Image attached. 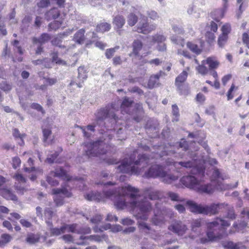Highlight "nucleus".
Segmentation results:
<instances>
[{
  "instance_id": "nucleus-1",
  "label": "nucleus",
  "mask_w": 249,
  "mask_h": 249,
  "mask_svg": "<svg viewBox=\"0 0 249 249\" xmlns=\"http://www.w3.org/2000/svg\"><path fill=\"white\" fill-rule=\"evenodd\" d=\"M116 109L114 105L112 104L107 106L105 107L101 108L95 114V124L89 125L86 128L79 126L82 130L85 137H90L88 131L93 132L94 128L97 125L106 128L107 131L104 132L103 136L95 142L88 143L86 150L87 154L91 156H98L108 152L110 145L109 141L112 138L111 132L117 131V134L122 133L123 127L118 128V125L122 124L123 121L118 119L115 113Z\"/></svg>"
},
{
  "instance_id": "nucleus-2",
  "label": "nucleus",
  "mask_w": 249,
  "mask_h": 249,
  "mask_svg": "<svg viewBox=\"0 0 249 249\" xmlns=\"http://www.w3.org/2000/svg\"><path fill=\"white\" fill-rule=\"evenodd\" d=\"M138 189L128 185L119 191L109 190L102 193L91 192L86 195L85 198L89 201H105L110 199L119 209L130 208L138 219L146 220L148 217V213L151 210L150 203L146 198L139 201Z\"/></svg>"
},
{
  "instance_id": "nucleus-3",
  "label": "nucleus",
  "mask_w": 249,
  "mask_h": 249,
  "mask_svg": "<svg viewBox=\"0 0 249 249\" xmlns=\"http://www.w3.org/2000/svg\"><path fill=\"white\" fill-rule=\"evenodd\" d=\"M137 151H134L129 159H125L117 166V170L118 172L127 173L131 175H139L141 172L142 168H143L145 165L152 163L153 157L150 158L147 157L145 154L139 155L138 156V159L135 160Z\"/></svg>"
},
{
  "instance_id": "nucleus-4",
  "label": "nucleus",
  "mask_w": 249,
  "mask_h": 249,
  "mask_svg": "<svg viewBox=\"0 0 249 249\" xmlns=\"http://www.w3.org/2000/svg\"><path fill=\"white\" fill-rule=\"evenodd\" d=\"M230 225L229 221L220 218H217L213 221L208 223L206 232L207 237L201 238L200 239V243L206 244L221 239L226 234L225 230Z\"/></svg>"
},
{
  "instance_id": "nucleus-5",
  "label": "nucleus",
  "mask_w": 249,
  "mask_h": 249,
  "mask_svg": "<svg viewBox=\"0 0 249 249\" xmlns=\"http://www.w3.org/2000/svg\"><path fill=\"white\" fill-rule=\"evenodd\" d=\"M50 175L53 177L60 178L65 181L61 188L53 189V195L62 194L67 197H71L72 194L71 191L74 187V182L77 180V178L73 177L69 174L63 167H57L54 171H51Z\"/></svg>"
},
{
  "instance_id": "nucleus-6",
  "label": "nucleus",
  "mask_w": 249,
  "mask_h": 249,
  "mask_svg": "<svg viewBox=\"0 0 249 249\" xmlns=\"http://www.w3.org/2000/svg\"><path fill=\"white\" fill-rule=\"evenodd\" d=\"M133 101L128 97L124 98L121 106V112L123 114L126 113L134 115V120L137 122H139L142 119L143 115L142 105L137 103L133 107Z\"/></svg>"
},
{
  "instance_id": "nucleus-7",
  "label": "nucleus",
  "mask_w": 249,
  "mask_h": 249,
  "mask_svg": "<svg viewBox=\"0 0 249 249\" xmlns=\"http://www.w3.org/2000/svg\"><path fill=\"white\" fill-rule=\"evenodd\" d=\"M180 182L185 186L196 191L206 193H212L214 189L213 185L211 184H201L199 181L193 176H186L180 179Z\"/></svg>"
},
{
  "instance_id": "nucleus-8",
  "label": "nucleus",
  "mask_w": 249,
  "mask_h": 249,
  "mask_svg": "<svg viewBox=\"0 0 249 249\" xmlns=\"http://www.w3.org/2000/svg\"><path fill=\"white\" fill-rule=\"evenodd\" d=\"M194 154H191V160L188 161H183L177 162L174 161L173 160L167 159L166 160V163L167 165H173L175 168L180 169L181 167H184L185 168H193V170L196 171V174L200 176H203L205 173V169L203 167H196V159H195Z\"/></svg>"
},
{
  "instance_id": "nucleus-9",
  "label": "nucleus",
  "mask_w": 249,
  "mask_h": 249,
  "mask_svg": "<svg viewBox=\"0 0 249 249\" xmlns=\"http://www.w3.org/2000/svg\"><path fill=\"white\" fill-rule=\"evenodd\" d=\"M188 145L187 142L184 139H182L179 142L175 144L168 143L164 147L159 146V149L162 150L160 153L158 152L154 154V157L161 158L166 155L173 154L177 152L176 149L182 148L183 150L186 151L188 149Z\"/></svg>"
},
{
  "instance_id": "nucleus-10",
  "label": "nucleus",
  "mask_w": 249,
  "mask_h": 249,
  "mask_svg": "<svg viewBox=\"0 0 249 249\" xmlns=\"http://www.w3.org/2000/svg\"><path fill=\"white\" fill-rule=\"evenodd\" d=\"M165 174V171L162 166L158 164H154L146 171L144 176L146 178L162 177Z\"/></svg>"
},
{
  "instance_id": "nucleus-11",
  "label": "nucleus",
  "mask_w": 249,
  "mask_h": 249,
  "mask_svg": "<svg viewBox=\"0 0 249 249\" xmlns=\"http://www.w3.org/2000/svg\"><path fill=\"white\" fill-rule=\"evenodd\" d=\"M157 28L156 24H149L146 21H141L137 27L136 31L143 34H148Z\"/></svg>"
},
{
  "instance_id": "nucleus-12",
  "label": "nucleus",
  "mask_w": 249,
  "mask_h": 249,
  "mask_svg": "<svg viewBox=\"0 0 249 249\" xmlns=\"http://www.w3.org/2000/svg\"><path fill=\"white\" fill-rule=\"evenodd\" d=\"M168 229L178 235L184 234L187 228L180 221H176L168 227Z\"/></svg>"
},
{
  "instance_id": "nucleus-13",
  "label": "nucleus",
  "mask_w": 249,
  "mask_h": 249,
  "mask_svg": "<svg viewBox=\"0 0 249 249\" xmlns=\"http://www.w3.org/2000/svg\"><path fill=\"white\" fill-rule=\"evenodd\" d=\"M125 23V19L124 17L121 15L118 14L113 17L112 19V24L114 26V29L117 32L121 35V29L123 27Z\"/></svg>"
},
{
  "instance_id": "nucleus-14",
  "label": "nucleus",
  "mask_w": 249,
  "mask_h": 249,
  "mask_svg": "<svg viewBox=\"0 0 249 249\" xmlns=\"http://www.w3.org/2000/svg\"><path fill=\"white\" fill-rule=\"evenodd\" d=\"M138 228L141 232L148 234L152 238L157 239V235L156 231L152 230L151 227L144 222L138 221Z\"/></svg>"
},
{
  "instance_id": "nucleus-15",
  "label": "nucleus",
  "mask_w": 249,
  "mask_h": 249,
  "mask_svg": "<svg viewBox=\"0 0 249 249\" xmlns=\"http://www.w3.org/2000/svg\"><path fill=\"white\" fill-rule=\"evenodd\" d=\"M0 195L5 199L14 201L18 200V197L13 192L12 190L7 187H4L0 189Z\"/></svg>"
},
{
  "instance_id": "nucleus-16",
  "label": "nucleus",
  "mask_w": 249,
  "mask_h": 249,
  "mask_svg": "<svg viewBox=\"0 0 249 249\" xmlns=\"http://www.w3.org/2000/svg\"><path fill=\"white\" fill-rule=\"evenodd\" d=\"M186 205L188 206V209L191 212L196 213L204 214V207L200 205H197L191 200H188L186 202Z\"/></svg>"
},
{
  "instance_id": "nucleus-17",
  "label": "nucleus",
  "mask_w": 249,
  "mask_h": 249,
  "mask_svg": "<svg viewBox=\"0 0 249 249\" xmlns=\"http://www.w3.org/2000/svg\"><path fill=\"white\" fill-rule=\"evenodd\" d=\"M51 38V36L47 33H42L39 38L33 37L32 38V42L34 44L37 43L42 45L48 42Z\"/></svg>"
},
{
  "instance_id": "nucleus-18",
  "label": "nucleus",
  "mask_w": 249,
  "mask_h": 249,
  "mask_svg": "<svg viewBox=\"0 0 249 249\" xmlns=\"http://www.w3.org/2000/svg\"><path fill=\"white\" fill-rule=\"evenodd\" d=\"M170 23L172 26L173 31L178 34H183L184 30L183 27L180 25L179 20L176 19H172L170 20Z\"/></svg>"
},
{
  "instance_id": "nucleus-19",
  "label": "nucleus",
  "mask_w": 249,
  "mask_h": 249,
  "mask_svg": "<svg viewBox=\"0 0 249 249\" xmlns=\"http://www.w3.org/2000/svg\"><path fill=\"white\" fill-rule=\"evenodd\" d=\"M222 204H213L209 206H206L204 207V214H215L218 212Z\"/></svg>"
},
{
  "instance_id": "nucleus-20",
  "label": "nucleus",
  "mask_w": 249,
  "mask_h": 249,
  "mask_svg": "<svg viewBox=\"0 0 249 249\" xmlns=\"http://www.w3.org/2000/svg\"><path fill=\"white\" fill-rule=\"evenodd\" d=\"M226 10L227 8H225L224 7L220 9L215 10L211 13V16L213 19L218 22L224 17Z\"/></svg>"
},
{
  "instance_id": "nucleus-21",
  "label": "nucleus",
  "mask_w": 249,
  "mask_h": 249,
  "mask_svg": "<svg viewBox=\"0 0 249 249\" xmlns=\"http://www.w3.org/2000/svg\"><path fill=\"white\" fill-rule=\"evenodd\" d=\"M60 12L57 8H53L45 13V18L48 20L56 19L59 17Z\"/></svg>"
},
{
  "instance_id": "nucleus-22",
  "label": "nucleus",
  "mask_w": 249,
  "mask_h": 249,
  "mask_svg": "<svg viewBox=\"0 0 249 249\" xmlns=\"http://www.w3.org/2000/svg\"><path fill=\"white\" fill-rule=\"evenodd\" d=\"M12 134L15 140H20L18 144L20 146H23L25 144L24 138L26 137V134L25 133H20L19 130L16 128L13 129Z\"/></svg>"
},
{
  "instance_id": "nucleus-23",
  "label": "nucleus",
  "mask_w": 249,
  "mask_h": 249,
  "mask_svg": "<svg viewBox=\"0 0 249 249\" xmlns=\"http://www.w3.org/2000/svg\"><path fill=\"white\" fill-rule=\"evenodd\" d=\"M223 246L226 249H246L242 243H235L232 241L226 242Z\"/></svg>"
},
{
  "instance_id": "nucleus-24",
  "label": "nucleus",
  "mask_w": 249,
  "mask_h": 249,
  "mask_svg": "<svg viewBox=\"0 0 249 249\" xmlns=\"http://www.w3.org/2000/svg\"><path fill=\"white\" fill-rule=\"evenodd\" d=\"M161 75V72H159L156 74L152 75L148 82V87L149 89H153L156 86L159 85V78Z\"/></svg>"
},
{
  "instance_id": "nucleus-25",
  "label": "nucleus",
  "mask_w": 249,
  "mask_h": 249,
  "mask_svg": "<svg viewBox=\"0 0 249 249\" xmlns=\"http://www.w3.org/2000/svg\"><path fill=\"white\" fill-rule=\"evenodd\" d=\"M144 195L151 200H154L159 198V192L152 188H146L144 191Z\"/></svg>"
},
{
  "instance_id": "nucleus-26",
  "label": "nucleus",
  "mask_w": 249,
  "mask_h": 249,
  "mask_svg": "<svg viewBox=\"0 0 249 249\" xmlns=\"http://www.w3.org/2000/svg\"><path fill=\"white\" fill-rule=\"evenodd\" d=\"M41 128L43 134V141L44 142L47 143L52 134V128L50 125H47L42 126Z\"/></svg>"
},
{
  "instance_id": "nucleus-27",
  "label": "nucleus",
  "mask_w": 249,
  "mask_h": 249,
  "mask_svg": "<svg viewBox=\"0 0 249 249\" xmlns=\"http://www.w3.org/2000/svg\"><path fill=\"white\" fill-rule=\"evenodd\" d=\"M206 64H208L210 70L216 69L219 64V62L214 57H209L206 60H204Z\"/></svg>"
},
{
  "instance_id": "nucleus-28",
  "label": "nucleus",
  "mask_w": 249,
  "mask_h": 249,
  "mask_svg": "<svg viewBox=\"0 0 249 249\" xmlns=\"http://www.w3.org/2000/svg\"><path fill=\"white\" fill-rule=\"evenodd\" d=\"M133 53L132 54L137 56L139 55L140 51L142 50V43L141 41L139 40H135L134 41L133 44Z\"/></svg>"
},
{
  "instance_id": "nucleus-29",
  "label": "nucleus",
  "mask_w": 249,
  "mask_h": 249,
  "mask_svg": "<svg viewBox=\"0 0 249 249\" xmlns=\"http://www.w3.org/2000/svg\"><path fill=\"white\" fill-rule=\"evenodd\" d=\"M111 29V24L107 22H101L96 26V31L98 32L104 33L108 32Z\"/></svg>"
},
{
  "instance_id": "nucleus-30",
  "label": "nucleus",
  "mask_w": 249,
  "mask_h": 249,
  "mask_svg": "<svg viewBox=\"0 0 249 249\" xmlns=\"http://www.w3.org/2000/svg\"><path fill=\"white\" fill-rule=\"evenodd\" d=\"M205 61L204 60L201 61V64H199L197 67H196V70L197 72L201 75L204 76L208 73L209 70L205 66Z\"/></svg>"
},
{
  "instance_id": "nucleus-31",
  "label": "nucleus",
  "mask_w": 249,
  "mask_h": 249,
  "mask_svg": "<svg viewBox=\"0 0 249 249\" xmlns=\"http://www.w3.org/2000/svg\"><path fill=\"white\" fill-rule=\"evenodd\" d=\"M188 76V73L186 71H183L176 79V86L184 84V82L186 80Z\"/></svg>"
},
{
  "instance_id": "nucleus-32",
  "label": "nucleus",
  "mask_w": 249,
  "mask_h": 249,
  "mask_svg": "<svg viewBox=\"0 0 249 249\" xmlns=\"http://www.w3.org/2000/svg\"><path fill=\"white\" fill-rule=\"evenodd\" d=\"M89 238L91 240H93L97 242H100L102 241L103 240H106L107 239V236L105 234L99 236L98 235H92L89 236H80V239H85Z\"/></svg>"
},
{
  "instance_id": "nucleus-33",
  "label": "nucleus",
  "mask_w": 249,
  "mask_h": 249,
  "mask_svg": "<svg viewBox=\"0 0 249 249\" xmlns=\"http://www.w3.org/2000/svg\"><path fill=\"white\" fill-rule=\"evenodd\" d=\"M162 178H163V181L165 183L167 184H171L174 181L177 180L178 178V176L171 174L167 175L165 172V175Z\"/></svg>"
},
{
  "instance_id": "nucleus-34",
  "label": "nucleus",
  "mask_w": 249,
  "mask_h": 249,
  "mask_svg": "<svg viewBox=\"0 0 249 249\" xmlns=\"http://www.w3.org/2000/svg\"><path fill=\"white\" fill-rule=\"evenodd\" d=\"M158 126V123L156 120H150L147 121L145 125V128L147 130V132L151 130H155L156 131V129Z\"/></svg>"
},
{
  "instance_id": "nucleus-35",
  "label": "nucleus",
  "mask_w": 249,
  "mask_h": 249,
  "mask_svg": "<svg viewBox=\"0 0 249 249\" xmlns=\"http://www.w3.org/2000/svg\"><path fill=\"white\" fill-rule=\"evenodd\" d=\"M27 164L30 167H24L23 170L24 172L31 173L36 171V168L34 166V160L32 158H29L28 159Z\"/></svg>"
},
{
  "instance_id": "nucleus-36",
  "label": "nucleus",
  "mask_w": 249,
  "mask_h": 249,
  "mask_svg": "<svg viewBox=\"0 0 249 249\" xmlns=\"http://www.w3.org/2000/svg\"><path fill=\"white\" fill-rule=\"evenodd\" d=\"M52 61L58 65H66V62L58 57L57 52H54L52 53Z\"/></svg>"
},
{
  "instance_id": "nucleus-37",
  "label": "nucleus",
  "mask_w": 249,
  "mask_h": 249,
  "mask_svg": "<svg viewBox=\"0 0 249 249\" xmlns=\"http://www.w3.org/2000/svg\"><path fill=\"white\" fill-rule=\"evenodd\" d=\"M176 86L180 95H187L189 94V89L188 85L184 84Z\"/></svg>"
},
{
  "instance_id": "nucleus-38",
  "label": "nucleus",
  "mask_w": 249,
  "mask_h": 249,
  "mask_svg": "<svg viewBox=\"0 0 249 249\" xmlns=\"http://www.w3.org/2000/svg\"><path fill=\"white\" fill-rule=\"evenodd\" d=\"M171 42L177 45L183 47L184 44V40L181 37L173 35L170 37Z\"/></svg>"
},
{
  "instance_id": "nucleus-39",
  "label": "nucleus",
  "mask_w": 249,
  "mask_h": 249,
  "mask_svg": "<svg viewBox=\"0 0 249 249\" xmlns=\"http://www.w3.org/2000/svg\"><path fill=\"white\" fill-rule=\"evenodd\" d=\"M187 46L193 53L196 54L200 53L201 52V49L196 44L192 42H188Z\"/></svg>"
},
{
  "instance_id": "nucleus-40",
  "label": "nucleus",
  "mask_w": 249,
  "mask_h": 249,
  "mask_svg": "<svg viewBox=\"0 0 249 249\" xmlns=\"http://www.w3.org/2000/svg\"><path fill=\"white\" fill-rule=\"evenodd\" d=\"M166 39V36L159 34H157L152 36V41L154 43H157L158 44L163 42Z\"/></svg>"
},
{
  "instance_id": "nucleus-41",
  "label": "nucleus",
  "mask_w": 249,
  "mask_h": 249,
  "mask_svg": "<svg viewBox=\"0 0 249 249\" xmlns=\"http://www.w3.org/2000/svg\"><path fill=\"white\" fill-rule=\"evenodd\" d=\"M62 24V22L61 21L58 20H54L53 21L51 22L48 25V30L49 31L52 30H56L60 28Z\"/></svg>"
},
{
  "instance_id": "nucleus-42",
  "label": "nucleus",
  "mask_w": 249,
  "mask_h": 249,
  "mask_svg": "<svg viewBox=\"0 0 249 249\" xmlns=\"http://www.w3.org/2000/svg\"><path fill=\"white\" fill-rule=\"evenodd\" d=\"M172 108V120L173 121L177 122L178 121L179 117V108L176 104L173 105Z\"/></svg>"
},
{
  "instance_id": "nucleus-43",
  "label": "nucleus",
  "mask_w": 249,
  "mask_h": 249,
  "mask_svg": "<svg viewBox=\"0 0 249 249\" xmlns=\"http://www.w3.org/2000/svg\"><path fill=\"white\" fill-rule=\"evenodd\" d=\"M62 151V149L60 148L59 151H55L54 153L48 156L46 160V161L50 164L53 163L57 159L60 152H61Z\"/></svg>"
},
{
  "instance_id": "nucleus-44",
  "label": "nucleus",
  "mask_w": 249,
  "mask_h": 249,
  "mask_svg": "<svg viewBox=\"0 0 249 249\" xmlns=\"http://www.w3.org/2000/svg\"><path fill=\"white\" fill-rule=\"evenodd\" d=\"M64 228L63 225L60 228H52L50 229V233L51 236H58L64 232Z\"/></svg>"
},
{
  "instance_id": "nucleus-45",
  "label": "nucleus",
  "mask_w": 249,
  "mask_h": 249,
  "mask_svg": "<svg viewBox=\"0 0 249 249\" xmlns=\"http://www.w3.org/2000/svg\"><path fill=\"white\" fill-rule=\"evenodd\" d=\"M44 214L45 217L49 221H51L55 215V212L51 208H46L44 210Z\"/></svg>"
},
{
  "instance_id": "nucleus-46",
  "label": "nucleus",
  "mask_w": 249,
  "mask_h": 249,
  "mask_svg": "<svg viewBox=\"0 0 249 249\" xmlns=\"http://www.w3.org/2000/svg\"><path fill=\"white\" fill-rule=\"evenodd\" d=\"M187 13L192 15L194 18H197L200 17V14L197 9L193 5H190L187 9Z\"/></svg>"
},
{
  "instance_id": "nucleus-47",
  "label": "nucleus",
  "mask_w": 249,
  "mask_h": 249,
  "mask_svg": "<svg viewBox=\"0 0 249 249\" xmlns=\"http://www.w3.org/2000/svg\"><path fill=\"white\" fill-rule=\"evenodd\" d=\"M58 195L59 194L55 195L56 196L53 198L56 207H60L65 203L64 197Z\"/></svg>"
},
{
  "instance_id": "nucleus-48",
  "label": "nucleus",
  "mask_w": 249,
  "mask_h": 249,
  "mask_svg": "<svg viewBox=\"0 0 249 249\" xmlns=\"http://www.w3.org/2000/svg\"><path fill=\"white\" fill-rule=\"evenodd\" d=\"M138 21V17L133 13H130L127 16V23L130 26H134Z\"/></svg>"
},
{
  "instance_id": "nucleus-49",
  "label": "nucleus",
  "mask_w": 249,
  "mask_h": 249,
  "mask_svg": "<svg viewBox=\"0 0 249 249\" xmlns=\"http://www.w3.org/2000/svg\"><path fill=\"white\" fill-rule=\"evenodd\" d=\"M168 196L171 200L177 202H183L184 199L180 197L179 195L175 193L170 192L168 193Z\"/></svg>"
},
{
  "instance_id": "nucleus-50",
  "label": "nucleus",
  "mask_w": 249,
  "mask_h": 249,
  "mask_svg": "<svg viewBox=\"0 0 249 249\" xmlns=\"http://www.w3.org/2000/svg\"><path fill=\"white\" fill-rule=\"evenodd\" d=\"M201 221L200 219L193 220L191 223L192 230L197 232L198 231V229L201 227Z\"/></svg>"
},
{
  "instance_id": "nucleus-51",
  "label": "nucleus",
  "mask_w": 249,
  "mask_h": 249,
  "mask_svg": "<svg viewBox=\"0 0 249 249\" xmlns=\"http://www.w3.org/2000/svg\"><path fill=\"white\" fill-rule=\"evenodd\" d=\"M39 240V237L32 233L28 235L26 239V241L30 244H35L38 242Z\"/></svg>"
},
{
  "instance_id": "nucleus-52",
  "label": "nucleus",
  "mask_w": 249,
  "mask_h": 249,
  "mask_svg": "<svg viewBox=\"0 0 249 249\" xmlns=\"http://www.w3.org/2000/svg\"><path fill=\"white\" fill-rule=\"evenodd\" d=\"M79 79H86L87 78V69L85 67H79Z\"/></svg>"
},
{
  "instance_id": "nucleus-53",
  "label": "nucleus",
  "mask_w": 249,
  "mask_h": 249,
  "mask_svg": "<svg viewBox=\"0 0 249 249\" xmlns=\"http://www.w3.org/2000/svg\"><path fill=\"white\" fill-rule=\"evenodd\" d=\"M55 177L50 175V173L49 175L47 176L46 178V180L48 183L51 185V186H56L58 185L59 181L54 178Z\"/></svg>"
},
{
  "instance_id": "nucleus-54",
  "label": "nucleus",
  "mask_w": 249,
  "mask_h": 249,
  "mask_svg": "<svg viewBox=\"0 0 249 249\" xmlns=\"http://www.w3.org/2000/svg\"><path fill=\"white\" fill-rule=\"evenodd\" d=\"M63 227L64 228V232H74L76 230V224H71L68 225L66 224H64L63 225Z\"/></svg>"
},
{
  "instance_id": "nucleus-55",
  "label": "nucleus",
  "mask_w": 249,
  "mask_h": 249,
  "mask_svg": "<svg viewBox=\"0 0 249 249\" xmlns=\"http://www.w3.org/2000/svg\"><path fill=\"white\" fill-rule=\"evenodd\" d=\"M19 42L18 40L15 39L11 42L12 46L17 49L18 53L22 55L23 54V50L21 46L19 45Z\"/></svg>"
},
{
  "instance_id": "nucleus-56",
  "label": "nucleus",
  "mask_w": 249,
  "mask_h": 249,
  "mask_svg": "<svg viewBox=\"0 0 249 249\" xmlns=\"http://www.w3.org/2000/svg\"><path fill=\"white\" fill-rule=\"evenodd\" d=\"M0 89L5 92H8L12 89V86L6 81H4L0 84Z\"/></svg>"
},
{
  "instance_id": "nucleus-57",
  "label": "nucleus",
  "mask_w": 249,
  "mask_h": 249,
  "mask_svg": "<svg viewBox=\"0 0 249 249\" xmlns=\"http://www.w3.org/2000/svg\"><path fill=\"white\" fill-rule=\"evenodd\" d=\"M228 36L222 34L218 38V44L219 47H223L227 42Z\"/></svg>"
},
{
  "instance_id": "nucleus-58",
  "label": "nucleus",
  "mask_w": 249,
  "mask_h": 249,
  "mask_svg": "<svg viewBox=\"0 0 249 249\" xmlns=\"http://www.w3.org/2000/svg\"><path fill=\"white\" fill-rule=\"evenodd\" d=\"M0 239L1 241H0V244L2 243V244H5L8 243L11 241L12 237L9 234L4 233L1 235Z\"/></svg>"
},
{
  "instance_id": "nucleus-59",
  "label": "nucleus",
  "mask_w": 249,
  "mask_h": 249,
  "mask_svg": "<svg viewBox=\"0 0 249 249\" xmlns=\"http://www.w3.org/2000/svg\"><path fill=\"white\" fill-rule=\"evenodd\" d=\"M205 37L207 41L209 44H211L214 41L215 37L213 33L209 31L206 32Z\"/></svg>"
},
{
  "instance_id": "nucleus-60",
  "label": "nucleus",
  "mask_w": 249,
  "mask_h": 249,
  "mask_svg": "<svg viewBox=\"0 0 249 249\" xmlns=\"http://www.w3.org/2000/svg\"><path fill=\"white\" fill-rule=\"evenodd\" d=\"M21 164V160L19 157H15L12 159V165L14 169H17L19 167Z\"/></svg>"
},
{
  "instance_id": "nucleus-61",
  "label": "nucleus",
  "mask_w": 249,
  "mask_h": 249,
  "mask_svg": "<svg viewBox=\"0 0 249 249\" xmlns=\"http://www.w3.org/2000/svg\"><path fill=\"white\" fill-rule=\"evenodd\" d=\"M36 4L39 8H44L50 4V0H39Z\"/></svg>"
},
{
  "instance_id": "nucleus-62",
  "label": "nucleus",
  "mask_w": 249,
  "mask_h": 249,
  "mask_svg": "<svg viewBox=\"0 0 249 249\" xmlns=\"http://www.w3.org/2000/svg\"><path fill=\"white\" fill-rule=\"evenodd\" d=\"M31 107L33 109H36L38 111L41 112L42 114L45 113V110L43 109L42 106L38 103H33L31 105Z\"/></svg>"
},
{
  "instance_id": "nucleus-63",
  "label": "nucleus",
  "mask_w": 249,
  "mask_h": 249,
  "mask_svg": "<svg viewBox=\"0 0 249 249\" xmlns=\"http://www.w3.org/2000/svg\"><path fill=\"white\" fill-rule=\"evenodd\" d=\"M19 223L23 227L26 228H30L33 226L32 223L26 219H20L19 220Z\"/></svg>"
},
{
  "instance_id": "nucleus-64",
  "label": "nucleus",
  "mask_w": 249,
  "mask_h": 249,
  "mask_svg": "<svg viewBox=\"0 0 249 249\" xmlns=\"http://www.w3.org/2000/svg\"><path fill=\"white\" fill-rule=\"evenodd\" d=\"M222 34L228 36L231 31V26L229 23H226L223 25L221 29Z\"/></svg>"
}]
</instances>
